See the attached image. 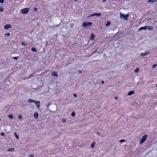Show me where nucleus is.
<instances>
[{"instance_id": "obj_22", "label": "nucleus", "mask_w": 157, "mask_h": 157, "mask_svg": "<svg viewBox=\"0 0 157 157\" xmlns=\"http://www.w3.org/2000/svg\"><path fill=\"white\" fill-rule=\"evenodd\" d=\"M8 117L9 118H10L11 119H13V117L12 114H9L8 115Z\"/></svg>"}, {"instance_id": "obj_47", "label": "nucleus", "mask_w": 157, "mask_h": 157, "mask_svg": "<svg viewBox=\"0 0 157 157\" xmlns=\"http://www.w3.org/2000/svg\"><path fill=\"white\" fill-rule=\"evenodd\" d=\"M59 24H59V25H56V27H57V26H58Z\"/></svg>"}, {"instance_id": "obj_2", "label": "nucleus", "mask_w": 157, "mask_h": 157, "mask_svg": "<svg viewBox=\"0 0 157 157\" xmlns=\"http://www.w3.org/2000/svg\"><path fill=\"white\" fill-rule=\"evenodd\" d=\"M120 17H122L124 19L127 20V18L128 17L129 15V14L128 13L126 14L125 15L124 14L122 13L121 12L120 13Z\"/></svg>"}, {"instance_id": "obj_14", "label": "nucleus", "mask_w": 157, "mask_h": 157, "mask_svg": "<svg viewBox=\"0 0 157 157\" xmlns=\"http://www.w3.org/2000/svg\"><path fill=\"white\" fill-rule=\"evenodd\" d=\"M35 100H34L32 99H29L28 100V102L29 103H31L32 102L34 103Z\"/></svg>"}, {"instance_id": "obj_40", "label": "nucleus", "mask_w": 157, "mask_h": 157, "mask_svg": "<svg viewBox=\"0 0 157 157\" xmlns=\"http://www.w3.org/2000/svg\"><path fill=\"white\" fill-rule=\"evenodd\" d=\"M29 157H34V155L33 154H31Z\"/></svg>"}, {"instance_id": "obj_23", "label": "nucleus", "mask_w": 157, "mask_h": 157, "mask_svg": "<svg viewBox=\"0 0 157 157\" xmlns=\"http://www.w3.org/2000/svg\"><path fill=\"white\" fill-rule=\"evenodd\" d=\"M14 135L16 137V138L17 139H19V138L18 137V136L17 135V134L16 133V132H14Z\"/></svg>"}, {"instance_id": "obj_1", "label": "nucleus", "mask_w": 157, "mask_h": 157, "mask_svg": "<svg viewBox=\"0 0 157 157\" xmlns=\"http://www.w3.org/2000/svg\"><path fill=\"white\" fill-rule=\"evenodd\" d=\"M92 24V23L89 22H84L82 25V27L85 28L87 26H90Z\"/></svg>"}, {"instance_id": "obj_38", "label": "nucleus", "mask_w": 157, "mask_h": 157, "mask_svg": "<svg viewBox=\"0 0 157 157\" xmlns=\"http://www.w3.org/2000/svg\"><path fill=\"white\" fill-rule=\"evenodd\" d=\"M77 72L79 74H81L82 73V71L81 70H78Z\"/></svg>"}, {"instance_id": "obj_27", "label": "nucleus", "mask_w": 157, "mask_h": 157, "mask_svg": "<svg viewBox=\"0 0 157 157\" xmlns=\"http://www.w3.org/2000/svg\"><path fill=\"white\" fill-rule=\"evenodd\" d=\"M71 115L73 117H75V114L74 112H72L71 113Z\"/></svg>"}, {"instance_id": "obj_16", "label": "nucleus", "mask_w": 157, "mask_h": 157, "mask_svg": "<svg viewBox=\"0 0 157 157\" xmlns=\"http://www.w3.org/2000/svg\"><path fill=\"white\" fill-rule=\"evenodd\" d=\"M157 0H148V2L154 3Z\"/></svg>"}, {"instance_id": "obj_3", "label": "nucleus", "mask_w": 157, "mask_h": 157, "mask_svg": "<svg viewBox=\"0 0 157 157\" xmlns=\"http://www.w3.org/2000/svg\"><path fill=\"white\" fill-rule=\"evenodd\" d=\"M147 137V135L146 134L142 136V139L140 140V144H141L143 143L146 140Z\"/></svg>"}, {"instance_id": "obj_31", "label": "nucleus", "mask_w": 157, "mask_h": 157, "mask_svg": "<svg viewBox=\"0 0 157 157\" xmlns=\"http://www.w3.org/2000/svg\"><path fill=\"white\" fill-rule=\"evenodd\" d=\"M21 44L24 46H26L27 45V44H25V43H24L23 42H22L21 43Z\"/></svg>"}, {"instance_id": "obj_20", "label": "nucleus", "mask_w": 157, "mask_h": 157, "mask_svg": "<svg viewBox=\"0 0 157 157\" xmlns=\"http://www.w3.org/2000/svg\"><path fill=\"white\" fill-rule=\"evenodd\" d=\"M31 50L32 51L34 52H36L37 51L36 49L35 48H31Z\"/></svg>"}, {"instance_id": "obj_15", "label": "nucleus", "mask_w": 157, "mask_h": 157, "mask_svg": "<svg viewBox=\"0 0 157 157\" xmlns=\"http://www.w3.org/2000/svg\"><path fill=\"white\" fill-rule=\"evenodd\" d=\"M94 16H96L97 17H98L101 15V13H94Z\"/></svg>"}, {"instance_id": "obj_10", "label": "nucleus", "mask_w": 157, "mask_h": 157, "mask_svg": "<svg viewBox=\"0 0 157 157\" xmlns=\"http://www.w3.org/2000/svg\"><path fill=\"white\" fill-rule=\"evenodd\" d=\"M135 93L134 91L133 90L130 91L128 93V95L129 96H130L132 95V94H133Z\"/></svg>"}, {"instance_id": "obj_24", "label": "nucleus", "mask_w": 157, "mask_h": 157, "mask_svg": "<svg viewBox=\"0 0 157 157\" xmlns=\"http://www.w3.org/2000/svg\"><path fill=\"white\" fill-rule=\"evenodd\" d=\"M10 33H7L6 34H5V36H6V37H8L9 36H10Z\"/></svg>"}, {"instance_id": "obj_35", "label": "nucleus", "mask_w": 157, "mask_h": 157, "mask_svg": "<svg viewBox=\"0 0 157 157\" xmlns=\"http://www.w3.org/2000/svg\"><path fill=\"white\" fill-rule=\"evenodd\" d=\"M4 0H0V2L2 4L4 3Z\"/></svg>"}, {"instance_id": "obj_25", "label": "nucleus", "mask_w": 157, "mask_h": 157, "mask_svg": "<svg viewBox=\"0 0 157 157\" xmlns=\"http://www.w3.org/2000/svg\"><path fill=\"white\" fill-rule=\"evenodd\" d=\"M146 55V54L145 52L141 53L140 54V56H145Z\"/></svg>"}, {"instance_id": "obj_44", "label": "nucleus", "mask_w": 157, "mask_h": 157, "mask_svg": "<svg viewBox=\"0 0 157 157\" xmlns=\"http://www.w3.org/2000/svg\"><path fill=\"white\" fill-rule=\"evenodd\" d=\"M101 83H102V84H104V81H101Z\"/></svg>"}, {"instance_id": "obj_37", "label": "nucleus", "mask_w": 157, "mask_h": 157, "mask_svg": "<svg viewBox=\"0 0 157 157\" xmlns=\"http://www.w3.org/2000/svg\"><path fill=\"white\" fill-rule=\"evenodd\" d=\"M124 141V139H121L119 141V142H123Z\"/></svg>"}, {"instance_id": "obj_39", "label": "nucleus", "mask_w": 157, "mask_h": 157, "mask_svg": "<svg viewBox=\"0 0 157 157\" xmlns=\"http://www.w3.org/2000/svg\"><path fill=\"white\" fill-rule=\"evenodd\" d=\"M22 117V116L21 115H20L18 116V118L20 119Z\"/></svg>"}, {"instance_id": "obj_21", "label": "nucleus", "mask_w": 157, "mask_h": 157, "mask_svg": "<svg viewBox=\"0 0 157 157\" xmlns=\"http://www.w3.org/2000/svg\"><path fill=\"white\" fill-rule=\"evenodd\" d=\"M14 148H11L9 149L8 151H14Z\"/></svg>"}, {"instance_id": "obj_6", "label": "nucleus", "mask_w": 157, "mask_h": 157, "mask_svg": "<svg viewBox=\"0 0 157 157\" xmlns=\"http://www.w3.org/2000/svg\"><path fill=\"white\" fill-rule=\"evenodd\" d=\"M11 27V25L10 24H6L4 26V29H7L10 28Z\"/></svg>"}, {"instance_id": "obj_28", "label": "nucleus", "mask_w": 157, "mask_h": 157, "mask_svg": "<svg viewBox=\"0 0 157 157\" xmlns=\"http://www.w3.org/2000/svg\"><path fill=\"white\" fill-rule=\"evenodd\" d=\"M0 11L1 12H3V8L2 7H0Z\"/></svg>"}, {"instance_id": "obj_8", "label": "nucleus", "mask_w": 157, "mask_h": 157, "mask_svg": "<svg viewBox=\"0 0 157 157\" xmlns=\"http://www.w3.org/2000/svg\"><path fill=\"white\" fill-rule=\"evenodd\" d=\"M101 50L97 48L96 50L94 51V53H97L98 54H99L101 53Z\"/></svg>"}, {"instance_id": "obj_29", "label": "nucleus", "mask_w": 157, "mask_h": 157, "mask_svg": "<svg viewBox=\"0 0 157 157\" xmlns=\"http://www.w3.org/2000/svg\"><path fill=\"white\" fill-rule=\"evenodd\" d=\"M18 57H19L18 56H17V57H12V58L14 59H15L17 60V59H18Z\"/></svg>"}, {"instance_id": "obj_18", "label": "nucleus", "mask_w": 157, "mask_h": 157, "mask_svg": "<svg viewBox=\"0 0 157 157\" xmlns=\"http://www.w3.org/2000/svg\"><path fill=\"white\" fill-rule=\"evenodd\" d=\"M139 70L140 69L139 68H138V67H137L134 71V72L135 73H137L139 72Z\"/></svg>"}, {"instance_id": "obj_9", "label": "nucleus", "mask_w": 157, "mask_h": 157, "mask_svg": "<svg viewBox=\"0 0 157 157\" xmlns=\"http://www.w3.org/2000/svg\"><path fill=\"white\" fill-rule=\"evenodd\" d=\"M39 114L38 113L36 112L34 114V117L36 119H37L38 118Z\"/></svg>"}, {"instance_id": "obj_43", "label": "nucleus", "mask_w": 157, "mask_h": 157, "mask_svg": "<svg viewBox=\"0 0 157 157\" xmlns=\"http://www.w3.org/2000/svg\"><path fill=\"white\" fill-rule=\"evenodd\" d=\"M94 16V13L92 14H91L90 16V17H92V16Z\"/></svg>"}, {"instance_id": "obj_4", "label": "nucleus", "mask_w": 157, "mask_h": 157, "mask_svg": "<svg viewBox=\"0 0 157 157\" xmlns=\"http://www.w3.org/2000/svg\"><path fill=\"white\" fill-rule=\"evenodd\" d=\"M29 8H24L22 10L21 12L23 14H26L29 12Z\"/></svg>"}, {"instance_id": "obj_7", "label": "nucleus", "mask_w": 157, "mask_h": 157, "mask_svg": "<svg viewBox=\"0 0 157 157\" xmlns=\"http://www.w3.org/2000/svg\"><path fill=\"white\" fill-rule=\"evenodd\" d=\"M147 26H145L144 27H142L138 29V31H140L142 30H146L147 29Z\"/></svg>"}, {"instance_id": "obj_26", "label": "nucleus", "mask_w": 157, "mask_h": 157, "mask_svg": "<svg viewBox=\"0 0 157 157\" xmlns=\"http://www.w3.org/2000/svg\"><path fill=\"white\" fill-rule=\"evenodd\" d=\"M52 104L51 103H49L48 105L47 106V109L48 110H49V106Z\"/></svg>"}, {"instance_id": "obj_41", "label": "nucleus", "mask_w": 157, "mask_h": 157, "mask_svg": "<svg viewBox=\"0 0 157 157\" xmlns=\"http://www.w3.org/2000/svg\"><path fill=\"white\" fill-rule=\"evenodd\" d=\"M37 10V9L36 8H34V11H36Z\"/></svg>"}, {"instance_id": "obj_11", "label": "nucleus", "mask_w": 157, "mask_h": 157, "mask_svg": "<svg viewBox=\"0 0 157 157\" xmlns=\"http://www.w3.org/2000/svg\"><path fill=\"white\" fill-rule=\"evenodd\" d=\"M147 29H148L149 30H152L153 29V27L151 26H147Z\"/></svg>"}, {"instance_id": "obj_30", "label": "nucleus", "mask_w": 157, "mask_h": 157, "mask_svg": "<svg viewBox=\"0 0 157 157\" xmlns=\"http://www.w3.org/2000/svg\"><path fill=\"white\" fill-rule=\"evenodd\" d=\"M157 66V64H154L152 66V67L153 68H155Z\"/></svg>"}, {"instance_id": "obj_32", "label": "nucleus", "mask_w": 157, "mask_h": 157, "mask_svg": "<svg viewBox=\"0 0 157 157\" xmlns=\"http://www.w3.org/2000/svg\"><path fill=\"white\" fill-rule=\"evenodd\" d=\"M150 52L149 51H147L146 52H145L146 55L149 54Z\"/></svg>"}, {"instance_id": "obj_46", "label": "nucleus", "mask_w": 157, "mask_h": 157, "mask_svg": "<svg viewBox=\"0 0 157 157\" xmlns=\"http://www.w3.org/2000/svg\"><path fill=\"white\" fill-rule=\"evenodd\" d=\"M115 98L116 99H118V97H115Z\"/></svg>"}, {"instance_id": "obj_19", "label": "nucleus", "mask_w": 157, "mask_h": 157, "mask_svg": "<svg viewBox=\"0 0 157 157\" xmlns=\"http://www.w3.org/2000/svg\"><path fill=\"white\" fill-rule=\"evenodd\" d=\"M95 144H96V143L95 142H94L92 144H91V147L93 148H94V145H95Z\"/></svg>"}, {"instance_id": "obj_17", "label": "nucleus", "mask_w": 157, "mask_h": 157, "mask_svg": "<svg viewBox=\"0 0 157 157\" xmlns=\"http://www.w3.org/2000/svg\"><path fill=\"white\" fill-rule=\"evenodd\" d=\"M110 22L109 21H107V23L105 24V26L107 27L109 26L110 25Z\"/></svg>"}, {"instance_id": "obj_42", "label": "nucleus", "mask_w": 157, "mask_h": 157, "mask_svg": "<svg viewBox=\"0 0 157 157\" xmlns=\"http://www.w3.org/2000/svg\"><path fill=\"white\" fill-rule=\"evenodd\" d=\"M73 96L74 97H77V95L75 94H73Z\"/></svg>"}, {"instance_id": "obj_12", "label": "nucleus", "mask_w": 157, "mask_h": 157, "mask_svg": "<svg viewBox=\"0 0 157 157\" xmlns=\"http://www.w3.org/2000/svg\"><path fill=\"white\" fill-rule=\"evenodd\" d=\"M52 75L54 76L57 77L58 76L57 74L55 71H53L52 73Z\"/></svg>"}, {"instance_id": "obj_45", "label": "nucleus", "mask_w": 157, "mask_h": 157, "mask_svg": "<svg viewBox=\"0 0 157 157\" xmlns=\"http://www.w3.org/2000/svg\"><path fill=\"white\" fill-rule=\"evenodd\" d=\"M106 0H103L102 2H106Z\"/></svg>"}, {"instance_id": "obj_34", "label": "nucleus", "mask_w": 157, "mask_h": 157, "mask_svg": "<svg viewBox=\"0 0 157 157\" xmlns=\"http://www.w3.org/2000/svg\"><path fill=\"white\" fill-rule=\"evenodd\" d=\"M0 135L1 136H4L5 135L4 133L3 132H1Z\"/></svg>"}, {"instance_id": "obj_48", "label": "nucleus", "mask_w": 157, "mask_h": 157, "mask_svg": "<svg viewBox=\"0 0 157 157\" xmlns=\"http://www.w3.org/2000/svg\"><path fill=\"white\" fill-rule=\"evenodd\" d=\"M156 87H157V84H156Z\"/></svg>"}, {"instance_id": "obj_33", "label": "nucleus", "mask_w": 157, "mask_h": 157, "mask_svg": "<svg viewBox=\"0 0 157 157\" xmlns=\"http://www.w3.org/2000/svg\"><path fill=\"white\" fill-rule=\"evenodd\" d=\"M97 134L99 136H101V132H97Z\"/></svg>"}, {"instance_id": "obj_36", "label": "nucleus", "mask_w": 157, "mask_h": 157, "mask_svg": "<svg viewBox=\"0 0 157 157\" xmlns=\"http://www.w3.org/2000/svg\"><path fill=\"white\" fill-rule=\"evenodd\" d=\"M62 121L63 122H66V120L65 119L63 118Z\"/></svg>"}, {"instance_id": "obj_13", "label": "nucleus", "mask_w": 157, "mask_h": 157, "mask_svg": "<svg viewBox=\"0 0 157 157\" xmlns=\"http://www.w3.org/2000/svg\"><path fill=\"white\" fill-rule=\"evenodd\" d=\"M94 35L93 33H92L91 34V36L90 37V39L91 40H93L94 39Z\"/></svg>"}, {"instance_id": "obj_5", "label": "nucleus", "mask_w": 157, "mask_h": 157, "mask_svg": "<svg viewBox=\"0 0 157 157\" xmlns=\"http://www.w3.org/2000/svg\"><path fill=\"white\" fill-rule=\"evenodd\" d=\"M35 104L37 108H39L40 107V102L39 101H35L34 103Z\"/></svg>"}]
</instances>
